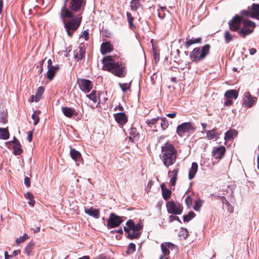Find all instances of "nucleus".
Segmentation results:
<instances>
[{"label": "nucleus", "mask_w": 259, "mask_h": 259, "mask_svg": "<svg viewBox=\"0 0 259 259\" xmlns=\"http://www.w3.org/2000/svg\"><path fill=\"white\" fill-rule=\"evenodd\" d=\"M126 227H124V231L127 233V238L131 240L138 239L141 236L140 231L143 228L141 223L136 225L132 220H129L126 223Z\"/></svg>", "instance_id": "4"}, {"label": "nucleus", "mask_w": 259, "mask_h": 259, "mask_svg": "<svg viewBox=\"0 0 259 259\" xmlns=\"http://www.w3.org/2000/svg\"><path fill=\"white\" fill-rule=\"evenodd\" d=\"M224 38L225 42L228 44L233 39V36L229 31L227 30L225 32Z\"/></svg>", "instance_id": "40"}, {"label": "nucleus", "mask_w": 259, "mask_h": 259, "mask_svg": "<svg viewBox=\"0 0 259 259\" xmlns=\"http://www.w3.org/2000/svg\"><path fill=\"white\" fill-rule=\"evenodd\" d=\"M177 156V150L171 143L167 142L162 146L160 158L165 167H169L173 165L176 161Z\"/></svg>", "instance_id": "3"}, {"label": "nucleus", "mask_w": 259, "mask_h": 259, "mask_svg": "<svg viewBox=\"0 0 259 259\" xmlns=\"http://www.w3.org/2000/svg\"><path fill=\"white\" fill-rule=\"evenodd\" d=\"M62 111L64 115L68 118H71L74 116H76L78 115V113L76 110L70 107H62Z\"/></svg>", "instance_id": "22"}, {"label": "nucleus", "mask_w": 259, "mask_h": 259, "mask_svg": "<svg viewBox=\"0 0 259 259\" xmlns=\"http://www.w3.org/2000/svg\"><path fill=\"white\" fill-rule=\"evenodd\" d=\"M225 205L227 207V210L230 213H233L234 211V208L230 204L228 200H226L225 202Z\"/></svg>", "instance_id": "46"}, {"label": "nucleus", "mask_w": 259, "mask_h": 259, "mask_svg": "<svg viewBox=\"0 0 259 259\" xmlns=\"http://www.w3.org/2000/svg\"><path fill=\"white\" fill-rule=\"evenodd\" d=\"M243 96V104L245 107L250 108L256 103V98L252 96L249 92H245Z\"/></svg>", "instance_id": "14"}, {"label": "nucleus", "mask_w": 259, "mask_h": 259, "mask_svg": "<svg viewBox=\"0 0 259 259\" xmlns=\"http://www.w3.org/2000/svg\"><path fill=\"white\" fill-rule=\"evenodd\" d=\"M196 214L193 211H190L187 215L183 216V220L184 222H189L191 219L195 217Z\"/></svg>", "instance_id": "41"}, {"label": "nucleus", "mask_w": 259, "mask_h": 259, "mask_svg": "<svg viewBox=\"0 0 259 259\" xmlns=\"http://www.w3.org/2000/svg\"><path fill=\"white\" fill-rule=\"evenodd\" d=\"M202 206V202L201 201V200H197L196 201L195 203V205L194 206V209L196 210V211H199L200 207H201Z\"/></svg>", "instance_id": "48"}, {"label": "nucleus", "mask_w": 259, "mask_h": 259, "mask_svg": "<svg viewBox=\"0 0 259 259\" xmlns=\"http://www.w3.org/2000/svg\"><path fill=\"white\" fill-rule=\"evenodd\" d=\"M85 3L86 0H66L60 12L61 18L71 19L73 17V12H83Z\"/></svg>", "instance_id": "2"}, {"label": "nucleus", "mask_w": 259, "mask_h": 259, "mask_svg": "<svg viewBox=\"0 0 259 259\" xmlns=\"http://www.w3.org/2000/svg\"><path fill=\"white\" fill-rule=\"evenodd\" d=\"M70 154L71 158L76 161L77 165H79V163L83 164V159L82 158L80 153L76 150L75 149L71 148L70 151Z\"/></svg>", "instance_id": "17"}, {"label": "nucleus", "mask_w": 259, "mask_h": 259, "mask_svg": "<svg viewBox=\"0 0 259 259\" xmlns=\"http://www.w3.org/2000/svg\"><path fill=\"white\" fill-rule=\"evenodd\" d=\"M71 18L72 19L68 21L65 20L63 21L64 27L67 34L70 37H72L74 32L78 29L81 24L82 21L81 13L78 14L75 18L73 17Z\"/></svg>", "instance_id": "6"}, {"label": "nucleus", "mask_w": 259, "mask_h": 259, "mask_svg": "<svg viewBox=\"0 0 259 259\" xmlns=\"http://www.w3.org/2000/svg\"><path fill=\"white\" fill-rule=\"evenodd\" d=\"M158 15L159 18H163L165 15V13L164 11L161 12V11H159Z\"/></svg>", "instance_id": "60"}, {"label": "nucleus", "mask_w": 259, "mask_h": 259, "mask_svg": "<svg viewBox=\"0 0 259 259\" xmlns=\"http://www.w3.org/2000/svg\"><path fill=\"white\" fill-rule=\"evenodd\" d=\"M114 117L115 121L120 125H123L128 120L127 116L124 112L114 114Z\"/></svg>", "instance_id": "16"}, {"label": "nucleus", "mask_w": 259, "mask_h": 259, "mask_svg": "<svg viewBox=\"0 0 259 259\" xmlns=\"http://www.w3.org/2000/svg\"><path fill=\"white\" fill-rule=\"evenodd\" d=\"M20 252H21V250L19 249L14 250L13 252L12 255L16 256V255H18V254H20Z\"/></svg>", "instance_id": "62"}, {"label": "nucleus", "mask_w": 259, "mask_h": 259, "mask_svg": "<svg viewBox=\"0 0 259 259\" xmlns=\"http://www.w3.org/2000/svg\"><path fill=\"white\" fill-rule=\"evenodd\" d=\"M9 133L7 128H0V139L6 140L9 138Z\"/></svg>", "instance_id": "36"}, {"label": "nucleus", "mask_w": 259, "mask_h": 259, "mask_svg": "<svg viewBox=\"0 0 259 259\" xmlns=\"http://www.w3.org/2000/svg\"><path fill=\"white\" fill-rule=\"evenodd\" d=\"M159 119V117H157L156 118H152L149 120H147L146 123L149 126H151V125L155 124Z\"/></svg>", "instance_id": "45"}, {"label": "nucleus", "mask_w": 259, "mask_h": 259, "mask_svg": "<svg viewBox=\"0 0 259 259\" xmlns=\"http://www.w3.org/2000/svg\"><path fill=\"white\" fill-rule=\"evenodd\" d=\"M7 121V119L4 116L3 114H2V116L1 117L0 116V122L1 123H5Z\"/></svg>", "instance_id": "59"}, {"label": "nucleus", "mask_w": 259, "mask_h": 259, "mask_svg": "<svg viewBox=\"0 0 259 259\" xmlns=\"http://www.w3.org/2000/svg\"><path fill=\"white\" fill-rule=\"evenodd\" d=\"M256 52V50L254 48H251L249 50V53L251 55H254Z\"/></svg>", "instance_id": "63"}, {"label": "nucleus", "mask_w": 259, "mask_h": 259, "mask_svg": "<svg viewBox=\"0 0 259 259\" xmlns=\"http://www.w3.org/2000/svg\"><path fill=\"white\" fill-rule=\"evenodd\" d=\"M179 221V222L181 223V220H180V219L179 218V217L176 216V215H170L169 217V222H174V221Z\"/></svg>", "instance_id": "50"}, {"label": "nucleus", "mask_w": 259, "mask_h": 259, "mask_svg": "<svg viewBox=\"0 0 259 259\" xmlns=\"http://www.w3.org/2000/svg\"><path fill=\"white\" fill-rule=\"evenodd\" d=\"M238 96V92L235 90H228L225 94V97L226 99H236Z\"/></svg>", "instance_id": "27"}, {"label": "nucleus", "mask_w": 259, "mask_h": 259, "mask_svg": "<svg viewBox=\"0 0 259 259\" xmlns=\"http://www.w3.org/2000/svg\"><path fill=\"white\" fill-rule=\"evenodd\" d=\"M28 238V235L27 234H24L23 236L20 237L16 240V243L17 245L21 244V243L24 242L25 240H26Z\"/></svg>", "instance_id": "43"}, {"label": "nucleus", "mask_w": 259, "mask_h": 259, "mask_svg": "<svg viewBox=\"0 0 259 259\" xmlns=\"http://www.w3.org/2000/svg\"><path fill=\"white\" fill-rule=\"evenodd\" d=\"M160 248L162 254L160 255L159 259H169V250H172L176 248V245L171 242H166L161 243Z\"/></svg>", "instance_id": "10"}, {"label": "nucleus", "mask_w": 259, "mask_h": 259, "mask_svg": "<svg viewBox=\"0 0 259 259\" xmlns=\"http://www.w3.org/2000/svg\"><path fill=\"white\" fill-rule=\"evenodd\" d=\"M210 46L206 44L200 49L197 47L194 48L190 54V57L192 62L198 63L205 59L206 56L209 53Z\"/></svg>", "instance_id": "5"}, {"label": "nucleus", "mask_w": 259, "mask_h": 259, "mask_svg": "<svg viewBox=\"0 0 259 259\" xmlns=\"http://www.w3.org/2000/svg\"><path fill=\"white\" fill-rule=\"evenodd\" d=\"M196 128L191 122H184L177 127V134L180 137H183L187 133H193Z\"/></svg>", "instance_id": "8"}, {"label": "nucleus", "mask_w": 259, "mask_h": 259, "mask_svg": "<svg viewBox=\"0 0 259 259\" xmlns=\"http://www.w3.org/2000/svg\"><path fill=\"white\" fill-rule=\"evenodd\" d=\"M113 50V45L109 41L103 42L100 47V51L102 54L105 55L110 53Z\"/></svg>", "instance_id": "20"}, {"label": "nucleus", "mask_w": 259, "mask_h": 259, "mask_svg": "<svg viewBox=\"0 0 259 259\" xmlns=\"http://www.w3.org/2000/svg\"><path fill=\"white\" fill-rule=\"evenodd\" d=\"M102 63L103 65L102 69L112 73L114 75L122 78L126 74L125 64L114 61L113 57L107 56L103 58Z\"/></svg>", "instance_id": "1"}, {"label": "nucleus", "mask_w": 259, "mask_h": 259, "mask_svg": "<svg viewBox=\"0 0 259 259\" xmlns=\"http://www.w3.org/2000/svg\"><path fill=\"white\" fill-rule=\"evenodd\" d=\"M126 16L130 28L132 29L135 28L136 26L133 23L134 18L132 16L131 13L130 12H127Z\"/></svg>", "instance_id": "37"}, {"label": "nucleus", "mask_w": 259, "mask_h": 259, "mask_svg": "<svg viewBox=\"0 0 259 259\" xmlns=\"http://www.w3.org/2000/svg\"><path fill=\"white\" fill-rule=\"evenodd\" d=\"M161 188L163 199L165 200H168L171 196V191L167 188L164 183L161 185Z\"/></svg>", "instance_id": "26"}, {"label": "nucleus", "mask_w": 259, "mask_h": 259, "mask_svg": "<svg viewBox=\"0 0 259 259\" xmlns=\"http://www.w3.org/2000/svg\"><path fill=\"white\" fill-rule=\"evenodd\" d=\"M185 202L187 206L189 207L192 205V199L190 197V196L188 195L186 197L185 199Z\"/></svg>", "instance_id": "49"}, {"label": "nucleus", "mask_w": 259, "mask_h": 259, "mask_svg": "<svg viewBox=\"0 0 259 259\" xmlns=\"http://www.w3.org/2000/svg\"><path fill=\"white\" fill-rule=\"evenodd\" d=\"M25 197L26 198L29 199V200L34 199L33 194L30 192H27L26 194H25Z\"/></svg>", "instance_id": "54"}, {"label": "nucleus", "mask_w": 259, "mask_h": 259, "mask_svg": "<svg viewBox=\"0 0 259 259\" xmlns=\"http://www.w3.org/2000/svg\"><path fill=\"white\" fill-rule=\"evenodd\" d=\"M179 172V169L176 168L172 170H169L168 172L169 177L170 178L169 184L170 186H174L176 184L178 179V175Z\"/></svg>", "instance_id": "19"}, {"label": "nucleus", "mask_w": 259, "mask_h": 259, "mask_svg": "<svg viewBox=\"0 0 259 259\" xmlns=\"http://www.w3.org/2000/svg\"><path fill=\"white\" fill-rule=\"evenodd\" d=\"M136 250V245L133 243L129 244L127 247V250L126 253L127 254H131Z\"/></svg>", "instance_id": "44"}, {"label": "nucleus", "mask_w": 259, "mask_h": 259, "mask_svg": "<svg viewBox=\"0 0 259 259\" xmlns=\"http://www.w3.org/2000/svg\"><path fill=\"white\" fill-rule=\"evenodd\" d=\"M166 206L167 212L175 215L181 214L183 209V207L180 203L173 200L167 201Z\"/></svg>", "instance_id": "9"}, {"label": "nucleus", "mask_w": 259, "mask_h": 259, "mask_svg": "<svg viewBox=\"0 0 259 259\" xmlns=\"http://www.w3.org/2000/svg\"><path fill=\"white\" fill-rule=\"evenodd\" d=\"M233 104V100L230 99H226V101L224 103V105L229 106H231Z\"/></svg>", "instance_id": "55"}, {"label": "nucleus", "mask_w": 259, "mask_h": 259, "mask_svg": "<svg viewBox=\"0 0 259 259\" xmlns=\"http://www.w3.org/2000/svg\"><path fill=\"white\" fill-rule=\"evenodd\" d=\"M119 86L121 88L122 91L123 92H126V91L130 90L131 85L127 83H121L119 84Z\"/></svg>", "instance_id": "47"}, {"label": "nucleus", "mask_w": 259, "mask_h": 259, "mask_svg": "<svg viewBox=\"0 0 259 259\" xmlns=\"http://www.w3.org/2000/svg\"><path fill=\"white\" fill-rule=\"evenodd\" d=\"M242 20L241 17L236 15L229 21L228 25L230 30L234 32L239 31L240 29Z\"/></svg>", "instance_id": "12"}, {"label": "nucleus", "mask_w": 259, "mask_h": 259, "mask_svg": "<svg viewBox=\"0 0 259 259\" xmlns=\"http://www.w3.org/2000/svg\"><path fill=\"white\" fill-rule=\"evenodd\" d=\"M34 246V243L32 242H30L25 248V252L27 253L28 256L31 255L32 250Z\"/></svg>", "instance_id": "39"}, {"label": "nucleus", "mask_w": 259, "mask_h": 259, "mask_svg": "<svg viewBox=\"0 0 259 259\" xmlns=\"http://www.w3.org/2000/svg\"><path fill=\"white\" fill-rule=\"evenodd\" d=\"M198 170V164L196 162H193L189 171V179L192 180L193 179Z\"/></svg>", "instance_id": "28"}, {"label": "nucleus", "mask_w": 259, "mask_h": 259, "mask_svg": "<svg viewBox=\"0 0 259 259\" xmlns=\"http://www.w3.org/2000/svg\"><path fill=\"white\" fill-rule=\"evenodd\" d=\"M201 37H198L196 38H192L191 39H188V38H187L185 46L186 48H188L190 46L194 44H200L201 42Z\"/></svg>", "instance_id": "30"}, {"label": "nucleus", "mask_w": 259, "mask_h": 259, "mask_svg": "<svg viewBox=\"0 0 259 259\" xmlns=\"http://www.w3.org/2000/svg\"><path fill=\"white\" fill-rule=\"evenodd\" d=\"M85 53V49L83 44H80L75 51V59L77 61L81 60L84 58Z\"/></svg>", "instance_id": "18"}, {"label": "nucleus", "mask_w": 259, "mask_h": 259, "mask_svg": "<svg viewBox=\"0 0 259 259\" xmlns=\"http://www.w3.org/2000/svg\"><path fill=\"white\" fill-rule=\"evenodd\" d=\"M11 143L13 144L12 147L14 149V154L15 155H20L23 152V150L21 148L22 146L19 141L14 137L13 141Z\"/></svg>", "instance_id": "21"}, {"label": "nucleus", "mask_w": 259, "mask_h": 259, "mask_svg": "<svg viewBox=\"0 0 259 259\" xmlns=\"http://www.w3.org/2000/svg\"><path fill=\"white\" fill-rule=\"evenodd\" d=\"M217 128H213L211 130L207 131L206 132V138L208 140L217 139L219 134L216 132Z\"/></svg>", "instance_id": "29"}, {"label": "nucleus", "mask_w": 259, "mask_h": 259, "mask_svg": "<svg viewBox=\"0 0 259 259\" xmlns=\"http://www.w3.org/2000/svg\"><path fill=\"white\" fill-rule=\"evenodd\" d=\"M24 184L26 187H29L30 186V180L28 177H25L24 179Z\"/></svg>", "instance_id": "56"}, {"label": "nucleus", "mask_w": 259, "mask_h": 259, "mask_svg": "<svg viewBox=\"0 0 259 259\" xmlns=\"http://www.w3.org/2000/svg\"><path fill=\"white\" fill-rule=\"evenodd\" d=\"M48 69L47 77L49 80H51L54 78L56 72L59 70L60 66L58 64H57L54 66L48 67Z\"/></svg>", "instance_id": "23"}, {"label": "nucleus", "mask_w": 259, "mask_h": 259, "mask_svg": "<svg viewBox=\"0 0 259 259\" xmlns=\"http://www.w3.org/2000/svg\"><path fill=\"white\" fill-rule=\"evenodd\" d=\"M130 136L129 137V139L132 142L134 141L135 138L139 137V133L136 128H131L130 130Z\"/></svg>", "instance_id": "33"}, {"label": "nucleus", "mask_w": 259, "mask_h": 259, "mask_svg": "<svg viewBox=\"0 0 259 259\" xmlns=\"http://www.w3.org/2000/svg\"><path fill=\"white\" fill-rule=\"evenodd\" d=\"M226 152V148L224 146L213 147L211 151L212 156L217 159H222Z\"/></svg>", "instance_id": "15"}, {"label": "nucleus", "mask_w": 259, "mask_h": 259, "mask_svg": "<svg viewBox=\"0 0 259 259\" xmlns=\"http://www.w3.org/2000/svg\"><path fill=\"white\" fill-rule=\"evenodd\" d=\"M123 222L121 217L117 215L114 213H110L107 220V226L108 228H113L120 226Z\"/></svg>", "instance_id": "13"}, {"label": "nucleus", "mask_w": 259, "mask_h": 259, "mask_svg": "<svg viewBox=\"0 0 259 259\" xmlns=\"http://www.w3.org/2000/svg\"><path fill=\"white\" fill-rule=\"evenodd\" d=\"M241 24L242 27L239 30L238 34L243 38L252 33L256 27L255 23L248 19L243 20Z\"/></svg>", "instance_id": "7"}, {"label": "nucleus", "mask_w": 259, "mask_h": 259, "mask_svg": "<svg viewBox=\"0 0 259 259\" xmlns=\"http://www.w3.org/2000/svg\"><path fill=\"white\" fill-rule=\"evenodd\" d=\"M130 6L133 11H137L139 8L142 7V5L137 0H132Z\"/></svg>", "instance_id": "34"}, {"label": "nucleus", "mask_w": 259, "mask_h": 259, "mask_svg": "<svg viewBox=\"0 0 259 259\" xmlns=\"http://www.w3.org/2000/svg\"><path fill=\"white\" fill-rule=\"evenodd\" d=\"M86 97L91 100L94 103H99L100 101H98L97 96V91L93 90L90 94L86 95Z\"/></svg>", "instance_id": "35"}, {"label": "nucleus", "mask_w": 259, "mask_h": 259, "mask_svg": "<svg viewBox=\"0 0 259 259\" xmlns=\"http://www.w3.org/2000/svg\"><path fill=\"white\" fill-rule=\"evenodd\" d=\"M253 13L251 18L259 20V4H253L251 6Z\"/></svg>", "instance_id": "31"}, {"label": "nucleus", "mask_w": 259, "mask_h": 259, "mask_svg": "<svg viewBox=\"0 0 259 259\" xmlns=\"http://www.w3.org/2000/svg\"><path fill=\"white\" fill-rule=\"evenodd\" d=\"M217 197L218 198H219L221 200V201H222V203H223L224 204H225V202L226 200H227L226 199V198L224 196H217Z\"/></svg>", "instance_id": "61"}, {"label": "nucleus", "mask_w": 259, "mask_h": 259, "mask_svg": "<svg viewBox=\"0 0 259 259\" xmlns=\"http://www.w3.org/2000/svg\"><path fill=\"white\" fill-rule=\"evenodd\" d=\"M44 92V88L42 87H39L37 88L36 92L35 95V102H38L43 94Z\"/></svg>", "instance_id": "32"}, {"label": "nucleus", "mask_w": 259, "mask_h": 259, "mask_svg": "<svg viewBox=\"0 0 259 259\" xmlns=\"http://www.w3.org/2000/svg\"><path fill=\"white\" fill-rule=\"evenodd\" d=\"M84 212L88 215L93 217L96 219L99 218L100 215L99 209H95L93 207H91L90 208L85 209Z\"/></svg>", "instance_id": "24"}, {"label": "nucleus", "mask_w": 259, "mask_h": 259, "mask_svg": "<svg viewBox=\"0 0 259 259\" xmlns=\"http://www.w3.org/2000/svg\"><path fill=\"white\" fill-rule=\"evenodd\" d=\"M32 230L34 233H38L40 231V226L36 227L35 229H32Z\"/></svg>", "instance_id": "64"}, {"label": "nucleus", "mask_w": 259, "mask_h": 259, "mask_svg": "<svg viewBox=\"0 0 259 259\" xmlns=\"http://www.w3.org/2000/svg\"><path fill=\"white\" fill-rule=\"evenodd\" d=\"M119 110V111H121V112H123L124 109L122 106L119 105L114 108V110Z\"/></svg>", "instance_id": "58"}, {"label": "nucleus", "mask_w": 259, "mask_h": 259, "mask_svg": "<svg viewBox=\"0 0 259 259\" xmlns=\"http://www.w3.org/2000/svg\"><path fill=\"white\" fill-rule=\"evenodd\" d=\"M161 127L163 130H166L168 126V122L166 118L162 117L161 118Z\"/></svg>", "instance_id": "42"}, {"label": "nucleus", "mask_w": 259, "mask_h": 259, "mask_svg": "<svg viewBox=\"0 0 259 259\" xmlns=\"http://www.w3.org/2000/svg\"><path fill=\"white\" fill-rule=\"evenodd\" d=\"M176 115H177L176 112H172L171 113H168L166 114V116L169 118H175L176 116Z\"/></svg>", "instance_id": "57"}, {"label": "nucleus", "mask_w": 259, "mask_h": 259, "mask_svg": "<svg viewBox=\"0 0 259 259\" xmlns=\"http://www.w3.org/2000/svg\"><path fill=\"white\" fill-rule=\"evenodd\" d=\"M252 13H253V11H252V9H251V10H245L242 12L243 14H244V15H245L246 16H249L250 17H251V15Z\"/></svg>", "instance_id": "52"}, {"label": "nucleus", "mask_w": 259, "mask_h": 259, "mask_svg": "<svg viewBox=\"0 0 259 259\" xmlns=\"http://www.w3.org/2000/svg\"><path fill=\"white\" fill-rule=\"evenodd\" d=\"M40 113V111L36 110L35 111H34L32 115V118L34 120L33 124L34 125L37 124L39 121V115Z\"/></svg>", "instance_id": "38"}, {"label": "nucleus", "mask_w": 259, "mask_h": 259, "mask_svg": "<svg viewBox=\"0 0 259 259\" xmlns=\"http://www.w3.org/2000/svg\"><path fill=\"white\" fill-rule=\"evenodd\" d=\"M77 82L80 90L84 93H89L93 88V83L89 79L85 78H78Z\"/></svg>", "instance_id": "11"}, {"label": "nucleus", "mask_w": 259, "mask_h": 259, "mask_svg": "<svg viewBox=\"0 0 259 259\" xmlns=\"http://www.w3.org/2000/svg\"><path fill=\"white\" fill-rule=\"evenodd\" d=\"M238 134V132L234 129H231L228 131L225 134L224 139L226 141L233 140Z\"/></svg>", "instance_id": "25"}, {"label": "nucleus", "mask_w": 259, "mask_h": 259, "mask_svg": "<svg viewBox=\"0 0 259 259\" xmlns=\"http://www.w3.org/2000/svg\"><path fill=\"white\" fill-rule=\"evenodd\" d=\"M84 37L85 40H88L89 39V34L88 30H84L82 34L80 36V37Z\"/></svg>", "instance_id": "51"}, {"label": "nucleus", "mask_w": 259, "mask_h": 259, "mask_svg": "<svg viewBox=\"0 0 259 259\" xmlns=\"http://www.w3.org/2000/svg\"><path fill=\"white\" fill-rule=\"evenodd\" d=\"M33 131H29L27 134V140L29 142H31L32 140V137H33Z\"/></svg>", "instance_id": "53"}]
</instances>
